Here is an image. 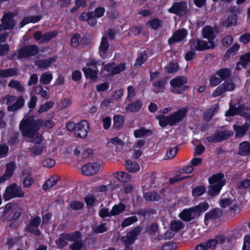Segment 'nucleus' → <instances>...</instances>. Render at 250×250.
Segmentation results:
<instances>
[{"label":"nucleus","instance_id":"obj_7","mask_svg":"<svg viewBox=\"0 0 250 250\" xmlns=\"http://www.w3.org/2000/svg\"><path fill=\"white\" fill-rule=\"evenodd\" d=\"M24 193L21 188L16 184H13L8 187L3 194V198L8 201L15 197H22Z\"/></svg>","mask_w":250,"mask_h":250},{"label":"nucleus","instance_id":"obj_5","mask_svg":"<svg viewBox=\"0 0 250 250\" xmlns=\"http://www.w3.org/2000/svg\"><path fill=\"white\" fill-rule=\"evenodd\" d=\"M187 78L185 76H177L170 81L171 86V92L173 93L180 94L189 88V85H186Z\"/></svg>","mask_w":250,"mask_h":250},{"label":"nucleus","instance_id":"obj_58","mask_svg":"<svg viewBox=\"0 0 250 250\" xmlns=\"http://www.w3.org/2000/svg\"><path fill=\"white\" fill-rule=\"evenodd\" d=\"M110 143L115 145L117 147V149L119 151L121 150L123 148L124 145L123 142L118 137L112 138L110 140Z\"/></svg>","mask_w":250,"mask_h":250},{"label":"nucleus","instance_id":"obj_8","mask_svg":"<svg viewBox=\"0 0 250 250\" xmlns=\"http://www.w3.org/2000/svg\"><path fill=\"white\" fill-rule=\"evenodd\" d=\"M141 231L140 228L136 227L128 232L126 235L121 237V240L124 244L126 248L129 249V246L134 243Z\"/></svg>","mask_w":250,"mask_h":250},{"label":"nucleus","instance_id":"obj_63","mask_svg":"<svg viewBox=\"0 0 250 250\" xmlns=\"http://www.w3.org/2000/svg\"><path fill=\"white\" fill-rule=\"evenodd\" d=\"M12 207V203H9L5 205L4 208H0V218H1L10 211Z\"/></svg>","mask_w":250,"mask_h":250},{"label":"nucleus","instance_id":"obj_64","mask_svg":"<svg viewBox=\"0 0 250 250\" xmlns=\"http://www.w3.org/2000/svg\"><path fill=\"white\" fill-rule=\"evenodd\" d=\"M239 42L244 44L248 43L250 42V34L246 33L241 35L239 39Z\"/></svg>","mask_w":250,"mask_h":250},{"label":"nucleus","instance_id":"obj_2","mask_svg":"<svg viewBox=\"0 0 250 250\" xmlns=\"http://www.w3.org/2000/svg\"><path fill=\"white\" fill-rule=\"evenodd\" d=\"M209 207L206 203H201L198 205L184 209L180 214L179 217L184 221L189 222L198 217L202 212L206 211Z\"/></svg>","mask_w":250,"mask_h":250},{"label":"nucleus","instance_id":"obj_48","mask_svg":"<svg viewBox=\"0 0 250 250\" xmlns=\"http://www.w3.org/2000/svg\"><path fill=\"white\" fill-rule=\"evenodd\" d=\"M66 234L68 236V241H74L75 242L80 241V240H83L82 234L80 232L78 231H75L74 232L71 234Z\"/></svg>","mask_w":250,"mask_h":250},{"label":"nucleus","instance_id":"obj_15","mask_svg":"<svg viewBox=\"0 0 250 250\" xmlns=\"http://www.w3.org/2000/svg\"><path fill=\"white\" fill-rule=\"evenodd\" d=\"M232 135V133L230 131H222L217 132L212 136H209L207 138L208 142L217 143L222 142L224 140L228 139L230 136Z\"/></svg>","mask_w":250,"mask_h":250},{"label":"nucleus","instance_id":"obj_21","mask_svg":"<svg viewBox=\"0 0 250 250\" xmlns=\"http://www.w3.org/2000/svg\"><path fill=\"white\" fill-rule=\"evenodd\" d=\"M222 215V210L220 208H214L205 214L204 223L206 225H208L209 220L217 219L220 217Z\"/></svg>","mask_w":250,"mask_h":250},{"label":"nucleus","instance_id":"obj_4","mask_svg":"<svg viewBox=\"0 0 250 250\" xmlns=\"http://www.w3.org/2000/svg\"><path fill=\"white\" fill-rule=\"evenodd\" d=\"M186 110H177L168 116L160 115L156 116V118L159 120V124L162 127H166L167 125L172 126L182 121L186 115Z\"/></svg>","mask_w":250,"mask_h":250},{"label":"nucleus","instance_id":"obj_29","mask_svg":"<svg viewBox=\"0 0 250 250\" xmlns=\"http://www.w3.org/2000/svg\"><path fill=\"white\" fill-rule=\"evenodd\" d=\"M109 47V44L107 38L104 37H103L99 48L100 55L101 58H104Z\"/></svg>","mask_w":250,"mask_h":250},{"label":"nucleus","instance_id":"obj_30","mask_svg":"<svg viewBox=\"0 0 250 250\" xmlns=\"http://www.w3.org/2000/svg\"><path fill=\"white\" fill-rule=\"evenodd\" d=\"M19 71L17 68H9L0 70V78H7L18 75Z\"/></svg>","mask_w":250,"mask_h":250},{"label":"nucleus","instance_id":"obj_25","mask_svg":"<svg viewBox=\"0 0 250 250\" xmlns=\"http://www.w3.org/2000/svg\"><path fill=\"white\" fill-rule=\"evenodd\" d=\"M1 22L5 24L8 28L13 29L15 25L14 15L12 13H4L1 19Z\"/></svg>","mask_w":250,"mask_h":250},{"label":"nucleus","instance_id":"obj_9","mask_svg":"<svg viewBox=\"0 0 250 250\" xmlns=\"http://www.w3.org/2000/svg\"><path fill=\"white\" fill-rule=\"evenodd\" d=\"M58 32L56 31L47 32L43 35L41 31H37L34 33L33 37L39 43H45L56 38Z\"/></svg>","mask_w":250,"mask_h":250},{"label":"nucleus","instance_id":"obj_43","mask_svg":"<svg viewBox=\"0 0 250 250\" xmlns=\"http://www.w3.org/2000/svg\"><path fill=\"white\" fill-rule=\"evenodd\" d=\"M24 104V100L22 96H20L16 102L11 106H8L7 109H19Z\"/></svg>","mask_w":250,"mask_h":250},{"label":"nucleus","instance_id":"obj_34","mask_svg":"<svg viewBox=\"0 0 250 250\" xmlns=\"http://www.w3.org/2000/svg\"><path fill=\"white\" fill-rule=\"evenodd\" d=\"M24 178L22 184L24 188H28L30 187L34 183V180L31 173L28 172L22 171Z\"/></svg>","mask_w":250,"mask_h":250},{"label":"nucleus","instance_id":"obj_62","mask_svg":"<svg viewBox=\"0 0 250 250\" xmlns=\"http://www.w3.org/2000/svg\"><path fill=\"white\" fill-rule=\"evenodd\" d=\"M94 16L97 18H100L104 16L105 12V8L104 7H98L95 8L94 12Z\"/></svg>","mask_w":250,"mask_h":250},{"label":"nucleus","instance_id":"obj_24","mask_svg":"<svg viewBox=\"0 0 250 250\" xmlns=\"http://www.w3.org/2000/svg\"><path fill=\"white\" fill-rule=\"evenodd\" d=\"M233 127L235 131V137L241 138L247 134L249 129L250 125L248 123L242 125H234Z\"/></svg>","mask_w":250,"mask_h":250},{"label":"nucleus","instance_id":"obj_32","mask_svg":"<svg viewBox=\"0 0 250 250\" xmlns=\"http://www.w3.org/2000/svg\"><path fill=\"white\" fill-rule=\"evenodd\" d=\"M238 154L241 155H248L250 154V143L245 141L240 143Z\"/></svg>","mask_w":250,"mask_h":250},{"label":"nucleus","instance_id":"obj_26","mask_svg":"<svg viewBox=\"0 0 250 250\" xmlns=\"http://www.w3.org/2000/svg\"><path fill=\"white\" fill-rule=\"evenodd\" d=\"M21 208L18 205L12 203V207L10 211L11 212L8 216L7 219L10 221L18 219L21 216Z\"/></svg>","mask_w":250,"mask_h":250},{"label":"nucleus","instance_id":"obj_19","mask_svg":"<svg viewBox=\"0 0 250 250\" xmlns=\"http://www.w3.org/2000/svg\"><path fill=\"white\" fill-rule=\"evenodd\" d=\"M229 109H250V108L242 102L241 98L236 97L232 98L230 101Z\"/></svg>","mask_w":250,"mask_h":250},{"label":"nucleus","instance_id":"obj_31","mask_svg":"<svg viewBox=\"0 0 250 250\" xmlns=\"http://www.w3.org/2000/svg\"><path fill=\"white\" fill-rule=\"evenodd\" d=\"M216 75L221 79L222 81H227L231 75V70L227 67L221 68L216 71Z\"/></svg>","mask_w":250,"mask_h":250},{"label":"nucleus","instance_id":"obj_13","mask_svg":"<svg viewBox=\"0 0 250 250\" xmlns=\"http://www.w3.org/2000/svg\"><path fill=\"white\" fill-rule=\"evenodd\" d=\"M41 223V218L39 216H35L32 219L30 223L25 228V230L30 232L36 236H40V230L38 229Z\"/></svg>","mask_w":250,"mask_h":250},{"label":"nucleus","instance_id":"obj_53","mask_svg":"<svg viewBox=\"0 0 250 250\" xmlns=\"http://www.w3.org/2000/svg\"><path fill=\"white\" fill-rule=\"evenodd\" d=\"M222 80L221 79L216 75V72L210 77L209 79V85L211 86L214 87L221 83Z\"/></svg>","mask_w":250,"mask_h":250},{"label":"nucleus","instance_id":"obj_23","mask_svg":"<svg viewBox=\"0 0 250 250\" xmlns=\"http://www.w3.org/2000/svg\"><path fill=\"white\" fill-rule=\"evenodd\" d=\"M238 21V15L236 13L231 14L228 16L226 20L222 21L221 25L223 27L229 28L237 25Z\"/></svg>","mask_w":250,"mask_h":250},{"label":"nucleus","instance_id":"obj_14","mask_svg":"<svg viewBox=\"0 0 250 250\" xmlns=\"http://www.w3.org/2000/svg\"><path fill=\"white\" fill-rule=\"evenodd\" d=\"M100 167L101 165L99 163H89L82 167V172L84 175H92L100 171Z\"/></svg>","mask_w":250,"mask_h":250},{"label":"nucleus","instance_id":"obj_17","mask_svg":"<svg viewBox=\"0 0 250 250\" xmlns=\"http://www.w3.org/2000/svg\"><path fill=\"white\" fill-rule=\"evenodd\" d=\"M190 42L192 44L194 45V49L198 51H202L210 48L212 49L215 47V45L211 44L208 45L207 42L199 39H193Z\"/></svg>","mask_w":250,"mask_h":250},{"label":"nucleus","instance_id":"obj_61","mask_svg":"<svg viewBox=\"0 0 250 250\" xmlns=\"http://www.w3.org/2000/svg\"><path fill=\"white\" fill-rule=\"evenodd\" d=\"M178 64L172 62L167 67V71L168 74L174 73L178 70Z\"/></svg>","mask_w":250,"mask_h":250},{"label":"nucleus","instance_id":"obj_40","mask_svg":"<svg viewBox=\"0 0 250 250\" xmlns=\"http://www.w3.org/2000/svg\"><path fill=\"white\" fill-rule=\"evenodd\" d=\"M8 86L16 89L18 92L20 93L23 92L24 91L23 86L18 81L11 80L8 83Z\"/></svg>","mask_w":250,"mask_h":250},{"label":"nucleus","instance_id":"obj_1","mask_svg":"<svg viewBox=\"0 0 250 250\" xmlns=\"http://www.w3.org/2000/svg\"><path fill=\"white\" fill-rule=\"evenodd\" d=\"M54 125L52 121L47 120L43 122L41 120H35L34 117L31 116L24 118L21 122L20 129L23 136L28 137L30 140L28 141L39 144L42 141V135L37 133L40 128L50 129Z\"/></svg>","mask_w":250,"mask_h":250},{"label":"nucleus","instance_id":"obj_60","mask_svg":"<svg viewBox=\"0 0 250 250\" xmlns=\"http://www.w3.org/2000/svg\"><path fill=\"white\" fill-rule=\"evenodd\" d=\"M84 244V241L80 240V241L75 242L70 245L69 248L71 250H81Z\"/></svg>","mask_w":250,"mask_h":250},{"label":"nucleus","instance_id":"obj_55","mask_svg":"<svg viewBox=\"0 0 250 250\" xmlns=\"http://www.w3.org/2000/svg\"><path fill=\"white\" fill-rule=\"evenodd\" d=\"M137 221V218L136 216H131L125 218L123 222L121 224V227L122 228H125L127 227L134 222Z\"/></svg>","mask_w":250,"mask_h":250},{"label":"nucleus","instance_id":"obj_20","mask_svg":"<svg viewBox=\"0 0 250 250\" xmlns=\"http://www.w3.org/2000/svg\"><path fill=\"white\" fill-rule=\"evenodd\" d=\"M202 36L204 39L208 40L210 44L215 45L214 40L216 36L215 35L213 28L209 25L205 26L202 29Z\"/></svg>","mask_w":250,"mask_h":250},{"label":"nucleus","instance_id":"obj_10","mask_svg":"<svg viewBox=\"0 0 250 250\" xmlns=\"http://www.w3.org/2000/svg\"><path fill=\"white\" fill-rule=\"evenodd\" d=\"M90 131L89 123L86 120H82L76 124L75 136L77 138H85Z\"/></svg>","mask_w":250,"mask_h":250},{"label":"nucleus","instance_id":"obj_37","mask_svg":"<svg viewBox=\"0 0 250 250\" xmlns=\"http://www.w3.org/2000/svg\"><path fill=\"white\" fill-rule=\"evenodd\" d=\"M146 25L153 30H157L162 26V21L158 18H153L148 20Z\"/></svg>","mask_w":250,"mask_h":250},{"label":"nucleus","instance_id":"obj_56","mask_svg":"<svg viewBox=\"0 0 250 250\" xmlns=\"http://www.w3.org/2000/svg\"><path fill=\"white\" fill-rule=\"evenodd\" d=\"M44 147L41 146H35L30 150L32 152L31 155L33 157H35L37 155H40L42 154L43 150Z\"/></svg>","mask_w":250,"mask_h":250},{"label":"nucleus","instance_id":"obj_33","mask_svg":"<svg viewBox=\"0 0 250 250\" xmlns=\"http://www.w3.org/2000/svg\"><path fill=\"white\" fill-rule=\"evenodd\" d=\"M126 169L128 172L135 173L140 169L139 165L136 162L127 160L125 162Z\"/></svg>","mask_w":250,"mask_h":250},{"label":"nucleus","instance_id":"obj_18","mask_svg":"<svg viewBox=\"0 0 250 250\" xmlns=\"http://www.w3.org/2000/svg\"><path fill=\"white\" fill-rule=\"evenodd\" d=\"M82 71L86 79H90L93 82L97 81L99 75L98 67L92 69L90 67H84L82 68Z\"/></svg>","mask_w":250,"mask_h":250},{"label":"nucleus","instance_id":"obj_3","mask_svg":"<svg viewBox=\"0 0 250 250\" xmlns=\"http://www.w3.org/2000/svg\"><path fill=\"white\" fill-rule=\"evenodd\" d=\"M224 178V174L219 173L213 175L208 179L210 186L208 187V194L209 196L213 197L219 193L222 187L226 183Z\"/></svg>","mask_w":250,"mask_h":250},{"label":"nucleus","instance_id":"obj_59","mask_svg":"<svg viewBox=\"0 0 250 250\" xmlns=\"http://www.w3.org/2000/svg\"><path fill=\"white\" fill-rule=\"evenodd\" d=\"M205 192V187L202 186H197L192 190V194L194 196L198 197L202 195Z\"/></svg>","mask_w":250,"mask_h":250},{"label":"nucleus","instance_id":"obj_52","mask_svg":"<svg viewBox=\"0 0 250 250\" xmlns=\"http://www.w3.org/2000/svg\"><path fill=\"white\" fill-rule=\"evenodd\" d=\"M178 150V148L177 146H175L172 148H169L166 153V154L165 157V159H171L173 158L176 155Z\"/></svg>","mask_w":250,"mask_h":250},{"label":"nucleus","instance_id":"obj_51","mask_svg":"<svg viewBox=\"0 0 250 250\" xmlns=\"http://www.w3.org/2000/svg\"><path fill=\"white\" fill-rule=\"evenodd\" d=\"M113 127L119 129L123 126L124 124L123 117L121 115H115L114 117Z\"/></svg>","mask_w":250,"mask_h":250},{"label":"nucleus","instance_id":"obj_12","mask_svg":"<svg viewBox=\"0 0 250 250\" xmlns=\"http://www.w3.org/2000/svg\"><path fill=\"white\" fill-rule=\"evenodd\" d=\"M235 87V84L232 82H224L213 91L212 95L214 97L219 96L226 92L233 91Z\"/></svg>","mask_w":250,"mask_h":250},{"label":"nucleus","instance_id":"obj_39","mask_svg":"<svg viewBox=\"0 0 250 250\" xmlns=\"http://www.w3.org/2000/svg\"><path fill=\"white\" fill-rule=\"evenodd\" d=\"M53 79V75L50 72H45L42 74L40 82L42 84H48Z\"/></svg>","mask_w":250,"mask_h":250},{"label":"nucleus","instance_id":"obj_42","mask_svg":"<svg viewBox=\"0 0 250 250\" xmlns=\"http://www.w3.org/2000/svg\"><path fill=\"white\" fill-rule=\"evenodd\" d=\"M152 133V132L151 130L145 128H141L140 129L135 130L134 132V135L136 138L143 137L146 135H151Z\"/></svg>","mask_w":250,"mask_h":250},{"label":"nucleus","instance_id":"obj_36","mask_svg":"<svg viewBox=\"0 0 250 250\" xmlns=\"http://www.w3.org/2000/svg\"><path fill=\"white\" fill-rule=\"evenodd\" d=\"M148 57L146 51V50H144L139 54L138 57L135 60V62L134 65L140 66L145 63Z\"/></svg>","mask_w":250,"mask_h":250},{"label":"nucleus","instance_id":"obj_47","mask_svg":"<svg viewBox=\"0 0 250 250\" xmlns=\"http://www.w3.org/2000/svg\"><path fill=\"white\" fill-rule=\"evenodd\" d=\"M125 209V206L122 203L118 205H114L111 210V215L112 216L118 215L123 212Z\"/></svg>","mask_w":250,"mask_h":250},{"label":"nucleus","instance_id":"obj_41","mask_svg":"<svg viewBox=\"0 0 250 250\" xmlns=\"http://www.w3.org/2000/svg\"><path fill=\"white\" fill-rule=\"evenodd\" d=\"M67 241H68V239L67 234H61L59 238L56 241V243L59 248L62 249L67 245Z\"/></svg>","mask_w":250,"mask_h":250},{"label":"nucleus","instance_id":"obj_11","mask_svg":"<svg viewBox=\"0 0 250 250\" xmlns=\"http://www.w3.org/2000/svg\"><path fill=\"white\" fill-rule=\"evenodd\" d=\"M168 12L178 16L186 14L188 12L187 4L185 1L174 2Z\"/></svg>","mask_w":250,"mask_h":250},{"label":"nucleus","instance_id":"obj_44","mask_svg":"<svg viewBox=\"0 0 250 250\" xmlns=\"http://www.w3.org/2000/svg\"><path fill=\"white\" fill-rule=\"evenodd\" d=\"M126 68V64L124 62L120 63L118 65L114 67L109 76H113L117 74H119L125 70Z\"/></svg>","mask_w":250,"mask_h":250},{"label":"nucleus","instance_id":"obj_6","mask_svg":"<svg viewBox=\"0 0 250 250\" xmlns=\"http://www.w3.org/2000/svg\"><path fill=\"white\" fill-rule=\"evenodd\" d=\"M39 48L36 44H29L22 46L17 50V59L19 60L33 57L38 54Z\"/></svg>","mask_w":250,"mask_h":250},{"label":"nucleus","instance_id":"obj_35","mask_svg":"<svg viewBox=\"0 0 250 250\" xmlns=\"http://www.w3.org/2000/svg\"><path fill=\"white\" fill-rule=\"evenodd\" d=\"M236 114H239L250 121V113L245 110H227L225 113L226 116H232Z\"/></svg>","mask_w":250,"mask_h":250},{"label":"nucleus","instance_id":"obj_46","mask_svg":"<svg viewBox=\"0 0 250 250\" xmlns=\"http://www.w3.org/2000/svg\"><path fill=\"white\" fill-rule=\"evenodd\" d=\"M184 227L183 223L180 220H173L170 223V229L178 232Z\"/></svg>","mask_w":250,"mask_h":250},{"label":"nucleus","instance_id":"obj_57","mask_svg":"<svg viewBox=\"0 0 250 250\" xmlns=\"http://www.w3.org/2000/svg\"><path fill=\"white\" fill-rule=\"evenodd\" d=\"M142 106V104L140 100L129 104L125 109H140Z\"/></svg>","mask_w":250,"mask_h":250},{"label":"nucleus","instance_id":"obj_22","mask_svg":"<svg viewBox=\"0 0 250 250\" xmlns=\"http://www.w3.org/2000/svg\"><path fill=\"white\" fill-rule=\"evenodd\" d=\"M167 81V79L166 78H163L155 82L152 85L153 91L156 94L163 92L165 89Z\"/></svg>","mask_w":250,"mask_h":250},{"label":"nucleus","instance_id":"obj_54","mask_svg":"<svg viewBox=\"0 0 250 250\" xmlns=\"http://www.w3.org/2000/svg\"><path fill=\"white\" fill-rule=\"evenodd\" d=\"M81 35L79 33L74 34L71 37L70 43L73 48H77L80 44L79 40Z\"/></svg>","mask_w":250,"mask_h":250},{"label":"nucleus","instance_id":"obj_16","mask_svg":"<svg viewBox=\"0 0 250 250\" xmlns=\"http://www.w3.org/2000/svg\"><path fill=\"white\" fill-rule=\"evenodd\" d=\"M187 34L188 32L185 28L177 30L168 39V43L169 44H171L175 42H180L185 39Z\"/></svg>","mask_w":250,"mask_h":250},{"label":"nucleus","instance_id":"obj_27","mask_svg":"<svg viewBox=\"0 0 250 250\" xmlns=\"http://www.w3.org/2000/svg\"><path fill=\"white\" fill-rule=\"evenodd\" d=\"M15 163L11 162L8 163L6 166V171L4 174L0 177V183L4 182L9 177H11L14 171L15 168Z\"/></svg>","mask_w":250,"mask_h":250},{"label":"nucleus","instance_id":"obj_45","mask_svg":"<svg viewBox=\"0 0 250 250\" xmlns=\"http://www.w3.org/2000/svg\"><path fill=\"white\" fill-rule=\"evenodd\" d=\"M250 62V51L242 55L240 57L239 63L242 64V68H246Z\"/></svg>","mask_w":250,"mask_h":250},{"label":"nucleus","instance_id":"obj_49","mask_svg":"<svg viewBox=\"0 0 250 250\" xmlns=\"http://www.w3.org/2000/svg\"><path fill=\"white\" fill-rule=\"evenodd\" d=\"M58 182V178L51 177L42 186V189L46 190L55 185Z\"/></svg>","mask_w":250,"mask_h":250},{"label":"nucleus","instance_id":"obj_38","mask_svg":"<svg viewBox=\"0 0 250 250\" xmlns=\"http://www.w3.org/2000/svg\"><path fill=\"white\" fill-rule=\"evenodd\" d=\"M114 176L122 183H127L131 180L130 175L124 171L117 172Z\"/></svg>","mask_w":250,"mask_h":250},{"label":"nucleus","instance_id":"obj_28","mask_svg":"<svg viewBox=\"0 0 250 250\" xmlns=\"http://www.w3.org/2000/svg\"><path fill=\"white\" fill-rule=\"evenodd\" d=\"M57 58L56 56H54L47 60H38L36 62V65L40 68H48L50 66L51 63L56 61Z\"/></svg>","mask_w":250,"mask_h":250},{"label":"nucleus","instance_id":"obj_50","mask_svg":"<svg viewBox=\"0 0 250 250\" xmlns=\"http://www.w3.org/2000/svg\"><path fill=\"white\" fill-rule=\"evenodd\" d=\"M144 197L146 200L149 201H158L160 199L158 193L156 192H146L144 194Z\"/></svg>","mask_w":250,"mask_h":250}]
</instances>
